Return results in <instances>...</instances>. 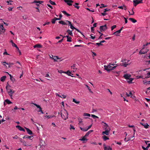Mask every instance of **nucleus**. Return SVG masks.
<instances>
[{"label":"nucleus","instance_id":"4c0bfd02","mask_svg":"<svg viewBox=\"0 0 150 150\" xmlns=\"http://www.w3.org/2000/svg\"><path fill=\"white\" fill-rule=\"evenodd\" d=\"M12 45L13 47H15L17 49L19 50L18 48L17 47L16 45L15 44L14 42H13L12 44Z\"/></svg>","mask_w":150,"mask_h":150},{"label":"nucleus","instance_id":"c9c22d12","mask_svg":"<svg viewBox=\"0 0 150 150\" xmlns=\"http://www.w3.org/2000/svg\"><path fill=\"white\" fill-rule=\"evenodd\" d=\"M133 79L130 78L129 79H128L129 80L127 81L129 83H132V81Z\"/></svg>","mask_w":150,"mask_h":150},{"label":"nucleus","instance_id":"ddd939ff","mask_svg":"<svg viewBox=\"0 0 150 150\" xmlns=\"http://www.w3.org/2000/svg\"><path fill=\"white\" fill-rule=\"evenodd\" d=\"M16 127L20 131L25 132V129L19 125H17L16 126Z\"/></svg>","mask_w":150,"mask_h":150},{"label":"nucleus","instance_id":"052dcab7","mask_svg":"<svg viewBox=\"0 0 150 150\" xmlns=\"http://www.w3.org/2000/svg\"><path fill=\"white\" fill-rule=\"evenodd\" d=\"M53 117V116H50V115H46L45 116V117H47L48 118H50L52 117Z\"/></svg>","mask_w":150,"mask_h":150},{"label":"nucleus","instance_id":"393cba45","mask_svg":"<svg viewBox=\"0 0 150 150\" xmlns=\"http://www.w3.org/2000/svg\"><path fill=\"white\" fill-rule=\"evenodd\" d=\"M6 78V76H4L1 77V81L4 82L5 80V79Z\"/></svg>","mask_w":150,"mask_h":150},{"label":"nucleus","instance_id":"a878e982","mask_svg":"<svg viewBox=\"0 0 150 150\" xmlns=\"http://www.w3.org/2000/svg\"><path fill=\"white\" fill-rule=\"evenodd\" d=\"M59 23L62 25H67V23L63 21H59Z\"/></svg>","mask_w":150,"mask_h":150},{"label":"nucleus","instance_id":"5fc2aeb1","mask_svg":"<svg viewBox=\"0 0 150 150\" xmlns=\"http://www.w3.org/2000/svg\"><path fill=\"white\" fill-rule=\"evenodd\" d=\"M70 130H71V129L74 130L75 129V128H74L73 126L71 125L70 126Z\"/></svg>","mask_w":150,"mask_h":150},{"label":"nucleus","instance_id":"e433bc0d","mask_svg":"<svg viewBox=\"0 0 150 150\" xmlns=\"http://www.w3.org/2000/svg\"><path fill=\"white\" fill-rule=\"evenodd\" d=\"M83 116H88L90 117L91 116L90 114L87 113H84L83 115Z\"/></svg>","mask_w":150,"mask_h":150},{"label":"nucleus","instance_id":"603ef678","mask_svg":"<svg viewBox=\"0 0 150 150\" xmlns=\"http://www.w3.org/2000/svg\"><path fill=\"white\" fill-rule=\"evenodd\" d=\"M13 1L11 0H9V1H6V2L8 3L7 4L8 5H9V4H10V5H12V4L11 3H10L9 2H12Z\"/></svg>","mask_w":150,"mask_h":150},{"label":"nucleus","instance_id":"f257e3e1","mask_svg":"<svg viewBox=\"0 0 150 150\" xmlns=\"http://www.w3.org/2000/svg\"><path fill=\"white\" fill-rule=\"evenodd\" d=\"M111 65H112V64L111 63H109L108 66L105 65L104 66L105 69L108 71L109 72L115 69L116 67V66L112 67L111 66Z\"/></svg>","mask_w":150,"mask_h":150},{"label":"nucleus","instance_id":"69168bd1","mask_svg":"<svg viewBox=\"0 0 150 150\" xmlns=\"http://www.w3.org/2000/svg\"><path fill=\"white\" fill-rule=\"evenodd\" d=\"M92 35H93V34H91L90 35V36H91V38L93 40H94L95 39V36H92Z\"/></svg>","mask_w":150,"mask_h":150},{"label":"nucleus","instance_id":"79ce46f5","mask_svg":"<svg viewBox=\"0 0 150 150\" xmlns=\"http://www.w3.org/2000/svg\"><path fill=\"white\" fill-rule=\"evenodd\" d=\"M86 9L87 10H88L90 11H91L92 12H94V10L92 9V8H91V9H89V8H86Z\"/></svg>","mask_w":150,"mask_h":150},{"label":"nucleus","instance_id":"f03ea898","mask_svg":"<svg viewBox=\"0 0 150 150\" xmlns=\"http://www.w3.org/2000/svg\"><path fill=\"white\" fill-rule=\"evenodd\" d=\"M68 114L66 110L63 111V113H61V116L62 118L64 120H66L68 118Z\"/></svg>","mask_w":150,"mask_h":150},{"label":"nucleus","instance_id":"09e8293b","mask_svg":"<svg viewBox=\"0 0 150 150\" xmlns=\"http://www.w3.org/2000/svg\"><path fill=\"white\" fill-rule=\"evenodd\" d=\"M96 45H98V46L100 45H103L100 42L99 43H96Z\"/></svg>","mask_w":150,"mask_h":150},{"label":"nucleus","instance_id":"13d9d810","mask_svg":"<svg viewBox=\"0 0 150 150\" xmlns=\"http://www.w3.org/2000/svg\"><path fill=\"white\" fill-rule=\"evenodd\" d=\"M142 148L144 150H148V149L147 147L146 148H145L144 146H142Z\"/></svg>","mask_w":150,"mask_h":150},{"label":"nucleus","instance_id":"423d86ee","mask_svg":"<svg viewBox=\"0 0 150 150\" xmlns=\"http://www.w3.org/2000/svg\"><path fill=\"white\" fill-rule=\"evenodd\" d=\"M5 30V29L4 28L3 25H0V35L3 33Z\"/></svg>","mask_w":150,"mask_h":150},{"label":"nucleus","instance_id":"0e129e2a","mask_svg":"<svg viewBox=\"0 0 150 150\" xmlns=\"http://www.w3.org/2000/svg\"><path fill=\"white\" fill-rule=\"evenodd\" d=\"M73 5L74 6V7L75 8H77L78 9H79V6H76L75 5V4H74Z\"/></svg>","mask_w":150,"mask_h":150},{"label":"nucleus","instance_id":"7ed1b4c3","mask_svg":"<svg viewBox=\"0 0 150 150\" xmlns=\"http://www.w3.org/2000/svg\"><path fill=\"white\" fill-rule=\"evenodd\" d=\"M148 51H149V50H148V49L145 50L144 48V47L139 52V53L141 54H146L147 53V52Z\"/></svg>","mask_w":150,"mask_h":150},{"label":"nucleus","instance_id":"864d4df0","mask_svg":"<svg viewBox=\"0 0 150 150\" xmlns=\"http://www.w3.org/2000/svg\"><path fill=\"white\" fill-rule=\"evenodd\" d=\"M50 22H47L45 23L44 24H43V26H45L46 25H48L49 24H50Z\"/></svg>","mask_w":150,"mask_h":150},{"label":"nucleus","instance_id":"f704fd0d","mask_svg":"<svg viewBox=\"0 0 150 150\" xmlns=\"http://www.w3.org/2000/svg\"><path fill=\"white\" fill-rule=\"evenodd\" d=\"M73 102H74L76 104H79L80 103V101H77L74 98H73Z\"/></svg>","mask_w":150,"mask_h":150},{"label":"nucleus","instance_id":"6e6d98bb","mask_svg":"<svg viewBox=\"0 0 150 150\" xmlns=\"http://www.w3.org/2000/svg\"><path fill=\"white\" fill-rule=\"evenodd\" d=\"M75 29L76 30L77 32L80 33L81 34L83 35V37H85L82 34L81 32L79 30L76 28V29Z\"/></svg>","mask_w":150,"mask_h":150},{"label":"nucleus","instance_id":"f3484780","mask_svg":"<svg viewBox=\"0 0 150 150\" xmlns=\"http://www.w3.org/2000/svg\"><path fill=\"white\" fill-rule=\"evenodd\" d=\"M34 47L35 48H41L42 47V46L40 44H37L34 46Z\"/></svg>","mask_w":150,"mask_h":150},{"label":"nucleus","instance_id":"c85d7f7f","mask_svg":"<svg viewBox=\"0 0 150 150\" xmlns=\"http://www.w3.org/2000/svg\"><path fill=\"white\" fill-rule=\"evenodd\" d=\"M140 123L141 125H143L144 126V128H146V129L148 128L149 125L147 124L146 123V124L145 125H144L142 123Z\"/></svg>","mask_w":150,"mask_h":150},{"label":"nucleus","instance_id":"e2e57ef3","mask_svg":"<svg viewBox=\"0 0 150 150\" xmlns=\"http://www.w3.org/2000/svg\"><path fill=\"white\" fill-rule=\"evenodd\" d=\"M91 32L92 33H94V27H91Z\"/></svg>","mask_w":150,"mask_h":150},{"label":"nucleus","instance_id":"6ab92c4d","mask_svg":"<svg viewBox=\"0 0 150 150\" xmlns=\"http://www.w3.org/2000/svg\"><path fill=\"white\" fill-rule=\"evenodd\" d=\"M129 20H130V21H131L133 23H135L137 22L136 20H135V19L133 18H129Z\"/></svg>","mask_w":150,"mask_h":150},{"label":"nucleus","instance_id":"6e6552de","mask_svg":"<svg viewBox=\"0 0 150 150\" xmlns=\"http://www.w3.org/2000/svg\"><path fill=\"white\" fill-rule=\"evenodd\" d=\"M110 130V129H106L105 130V131H103L102 132V134L103 135H104V134H105L107 135H109Z\"/></svg>","mask_w":150,"mask_h":150},{"label":"nucleus","instance_id":"bb28decb","mask_svg":"<svg viewBox=\"0 0 150 150\" xmlns=\"http://www.w3.org/2000/svg\"><path fill=\"white\" fill-rule=\"evenodd\" d=\"M5 101L6 103L8 104H10L12 103L8 99L5 100Z\"/></svg>","mask_w":150,"mask_h":150},{"label":"nucleus","instance_id":"58836bf2","mask_svg":"<svg viewBox=\"0 0 150 150\" xmlns=\"http://www.w3.org/2000/svg\"><path fill=\"white\" fill-rule=\"evenodd\" d=\"M49 2L52 5H56V4L54 2L51 1V0H50L49 1Z\"/></svg>","mask_w":150,"mask_h":150},{"label":"nucleus","instance_id":"a18cd8bd","mask_svg":"<svg viewBox=\"0 0 150 150\" xmlns=\"http://www.w3.org/2000/svg\"><path fill=\"white\" fill-rule=\"evenodd\" d=\"M54 57L56 58V59H54L53 58H52V59H54V61H56L57 60H56V59H60V58H59V57L57 56H54Z\"/></svg>","mask_w":150,"mask_h":150},{"label":"nucleus","instance_id":"4468645a","mask_svg":"<svg viewBox=\"0 0 150 150\" xmlns=\"http://www.w3.org/2000/svg\"><path fill=\"white\" fill-rule=\"evenodd\" d=\"M26 129L27 133L30 135H31L33 134V132L32 131L30 130L29 129L25 127Z\"/></svg>","mask_w":150,"mask_h":150},{"label":"nucleus","instance_id":"39448f33","mask_svg":"<svg viewBox=\"0 0 150 150\" xmlns=\"http://www.w3.org/2000/svg\"><path fill=\"white\" fill-rule=\"evenodd\" d=\"M107 28L106 25H105L103 26H101L100 27V29L101 32L104 31Z\"/></svg>","mask_w":150,"mask_h":150},{"label":"nucleus","instance_id":"a211bd4d","mask_svg":"<svg viewBox=\"0 0 150 150\" xmlns=\"http://www.w3.org/2000/svg\"><path fill=\"white\" fill-rule=\"evenodd\" d=\"M120 32H120V30H117V31H116V32H114L113 33V35H115L116 36H117L119 35H118V34L120 33Z\"/></svg>","mask_w":150,"mask_h":150},{"label":"nucleus","instance_id":"a19ab883","mask_svg":"<svg viewBox=\"0 0 150 150\" xmlns=\"http://www.w3.org/2000/svg\"><path fill=\"white\" fill-rule=\"evenodd\" d=\"M104 124L105 125H104V128L106 129L107 127H108V125L105 123H104Z\"/></svg>","mask_w":150,"mask_h":150},{"label":"nucleus","instance_id":"4be33fe9","mask_svg":"<svg viewBox=\"0 0 150 150\" xmlns=\"http://www.w3.org/2000/svg\"><path fill=\"white\" fill-rule=\"evenodd\" d=\"M130 64V63H127L126 62H123L122 64V66H123L124 67H126L127 65Z\"/></svg>","mask_w":150,"mask_h":150},{"label":"nucleus","instance_id":"774afa93","mask_svg":"<svg viewBox=\"0 0 150 150\" xmlns=\"http://www.w3.org/2000/svg\"><path fill=\"white\" fill-rule=\"evenodd\" d=\"M124 18L125 20V23H127V19L125 18V17H124Z\"/></svg>","mask_w":150,"mask_h":150},{"label":"nucleus","instance_id":"5701e85b","mask_svg":"<svg viewBox=\"0 0 150 150\" xmlns=\"http://www.w3.org/2000/svg\"><path fill=\"white\" fill-rule=\"evenodd\" d=\"M93 132V130H90L88 131V132H87L86 134L85 135V137H87L88 136L89 134H90L91 133Z\"/></svg>","mask_w":150,"mask_h":150},{"label":"nucleus","instance_id":"c756f323","mask_svg":"<svg viewBox=\"0 0 150 150\" xmlns=\"http://www.w3.org/2000/svg\"><path fill=\"white\" fill-rule=\"evenodd\" d=\"M10 76V80L12 81L13 82V79H14L13 76L11 75V74H9L8 72H6Z\"/></svg>","mask_w":150,"mask_h":150},{"label":"nucleus","instance_id":"338daca9","mask_svg":"<svg viewBox=\"0 0 150 150\" xmlns=\"http://www.w3.org/2000/svg\"><path fill=\"white\" fill-rule=\"evenodd\" d=\"M47 6H48L51 9H53L52 7L50 5L48 4H47Z\"/></svg>","mask_w":150,"mask_h":150},{"label":"nucleus","instance_id":"1a4fd4ad","mask_svg":"<svg viewBox=\"0 0 150 150\" xmlns=\"http://www.w3.org/2000/svg\"><path fill=\"white\" fill-rule=\"evenodd\" d=\"M22 143H23V145L25 146H31V144H30L29 143H27L24 141L23 142H22Z\"/></svg>","mask_w":150,"mask_h":150},{"label":"nucleus","instance_id":"cd10ccee","mask_svg":"<svg viewBox=\"0 0 150 150\" xmlns=\"http://www.w3.org/2000/svg\"><path fill=\"white\" fill-rule=\"evenodd\" d=\"M86 137H85V135L81 139H79V140H81V141H86V142L87 141V139L86 138Z\"/></svg>","mask_w":150,"mask_h":150},{"label":"nucleus","instance_id":"473e14b6","mask_svg":"<svg viewBox=\"0 0 150 150\" xmlns=\"http://www.w3.org/2000/svg\"><path fill=\"white\" fill-rule=\"evenodd\" d=\"M62 72L64 73L67 74L68 76H70V74H71V72L69 70L67 71L66 72L63 71Z\"/></svg>","mask_w":150,"mask_h":150},{"label":"nucleus","instance_id":"7c9ffc66","mask_svg":"<svg viewBox=\"0 0 150 150\" xmlns=\"http://www.w3.org/2000/svg\"><path fill=\"white\" fill-rule=\"evenodd\" d=\"M80 128L81 129L82 131L83 132H86V131H87L88 130L86 128H82L81 127H80Z\"/></svg>","mask_w":150,"mask_h":150},{"label":"nucleus","instance_id":"0eeeda50","mask_svg":"<svg viewBox=\"0 0 150 150\" xmlns=\"http://www.w3.org/2000/svg\"><path fill=\"white\" fill-rule=\"evenodd\" d=\"M64 1L67 3V4L69 6H71L72 4L71 3L73 2V1L72 0H64Z\"/></svg>","mask_w":150,"mask_h":150},{"label":"nucleus","instance_id":"9d476101","mask_svg":"<svg viewBox=\"0 0 150 150\" xmlns=\"http://www.w3.org/2000/svg\"><path fill=\"white\" fill-rule=\"evenodd\" d=\"M131 75L129 74H125L123 76V77L126 79L128 80L129 79Z\"/></svg>","mask_w":150,"mask_h":150},{"label":"nucleus","instance_id":"3c124183","mask_svg":"<svg viewBox=\"0 0 150 150\" xmlns=\"http://www.w3.org/2000/svg\"><path fill=\"white\" fill-rule=\"evenodd\" d=\"M116 25H113L111 27V30H112L114 28H116Z\"/></svg>","mask_w":150,"mask_h":150},{"label":"nucleus","instance_id":"9b49d317","mask_svg":"<svg viewBox=\"0 0 150 150\" xmlns=\"http://www.w3.org/2000/svg\"><path fill=\"white\" fill-rule=\"evenodd\" d=\"M43 2L42 1H37V0H35L33 3H36V5L38 6H39V4H42V3H43Z\"/></svg>","mask_w":150,"mask_h":150},{"label":"nucleus","instance_id":"412c9836","mask_svg":"<svg viewBox=\"0 0 150 150\" xmlns=\"http://www.w3.org/2000/svg\"><path fill=\"white\" fill-rule=\"evenodd\" d=\"M67 32L68 33V35H69L71 36L73 35L72 31H70L69 30H68L67 31Z\"/></svg>","mask_w":150,"mask_h":150},{"label":"nucleus","instance_id":"20e7f679","mask_svg":"<svg viewBox=\"0 0 150 150\" xmlns=\"http://www.w3.org/2000/svg\"><path fill=\"white\" fill-rule=\"evenodd\" d=\"M133 4L134 6H136L137 5L139 4L143 3L142 0L139 1L138 0H133Z\"/></svg>","mask_w":150,"mask_h":150},{"label":"nucleus","instance_id":"c03bdc74","mask_svg":"<svg viewBox=\"0 0 150 150\" xmlns=\"http://www.w3.org/2000/svg\"><path fill=\"white\" fill-rule=\"evenodd\" d=\"M86 87L88 88V90L91 93H93V92L92 91H91V89L90 88V87L87 85H85Z\"/></svg>","mask_w":150,"mask_h":150},{"label":"nucleus","instance_id":"2eb2a0df","mask_svg":"<svg viewBox=\"0 0 150 150\" xmlns=\"http://www.w3.org/2000/svg\"><path fill=\"white\" fill-rule=\"evenodd\" d=\"M33 137V136H28L27 135H25L23 137V139L28 138V139H32Z\"/></svg>","mask_w":150,"mask_h":150},{"label":"nucleus","instance_id":"bf43d9fd","mask_svg":"<svg viewBox=\"0 0 150 150\" xmlns=\"http://www.w3.org/2000/svg\"><path fill=\"white\" fill-rule=\"evenodd\" d=\"M110 10V9H108V8H106L105 9L104 11V13H106L107 11H109Z\"/></svg>","mask_w":150,"mask_h":150},{"label":"nucleus","instance_id":"dca6fc26","mask_svg":"<svg viewBox=\"0 0 150 150\" xmlns=\"http://www.w3.org/2000/svg\"><path fill=\"white\" fill-rule=\"evenodd\" d=\"M14 92H15V91H10V92H8V94L9 96H10L11 99H12V95H13V94L14 93Z\"/></svg>","mask_w":150,"mask_h":150},{"label":"nucleus","instance_id":"de8ad7c7","mask_svg":"<svg viewBox=\"0 0 150 150\" xmlns=\"http://www.w3.org/2000/svg\"><path fill=\"white\" fill-rule=\"evenodd\" d=\"M101 6L100 7V8H102V7H105L107 6L103 4H101Z\"/></svg>","mask_w":150,"mask_h":150},{"label":"nucleus","instance_id":"49530a36","mask_svg":"<svg viewBox=\"0 0 150 150\" xmlns=\"http://www.w3.org/2000/svg\"><path fill=\"white\" fill-rule=\"evenodd\" d=\"M66 22H67L68 23V25H70V26L71 25H72V24H71V22L70 21H68V20L66 21Z\"/></svg>","mask_w":150,"mask_h":150},{"label":"nucleus","instance_id":"2f4dec72","mask_svg":"<svg viewBox=\"0 0 150 150\" xmlns=\"http://www.w3.org/2000/svg\"><path fill=\"white\" fill-rule=\"evenodd\" d=\"M103 139L104 141H106L107 139H109V138L107 136H106L105 135H104L103 137Z\"/></svg>","mask_w":150,"mask_h":150},{"label":"nucleus","instance_id":"b1692460","mask_svg":"<svg viewBox=\"0 0 150 150\" xmlns=\"http://www.w3.org/2000/svg\"><path fill=\"white\" fill-rule=\"evenodd\" d=\"M8 85H9V84H8V83H7V86H6V90L7 91L8 93V92H10V91H12L11 89L8 88Z\"/></svg>","mask_w":150,"mask_h":150},{"label":"nucleus","instance_id":"72a5a7b5","mask_svg":"<svg viewBox=\"0 0 150 150\" xmlns=\"http://www.w3.org/2000/svg\"><path fill=\"white\" fill-rule=\"evenodd\" d=\"M56 17L54 18L53 19H52L51 21V22L52 24H54L55 23L56 21Z\"/></svg>","mask_w":150,"mask_h":150},{"label":"nucleus","instance_id":"680f3d73","mask_svg":"<svg viewBox=\"0 0 150 150\" xmlns=\"http://www.w3.org/2000/svg\"><path fill=\"white\" fill-rule=\"evenodd\" d=\"M132 13L130 14V12L129 11H128V12H129L130 15H133L134 14V12L133 11V9H132Z\"/></svg>","mask_w":150,"mask_h":150},{"label":"nucleus","instance_id":"ea45409f","mask_svg":"<svg viewBox=\"0 0 150 150\" xmlns=\"http://www.w3.org/2000/svg\"><path fill=\"white\" fill-rule=\"evenodd\" d=\"M91 117H92L93 118H94V119H95L96 118H98V116L95 115H91Z\"/></svg>","mask_w":150,"mask_h":150},{"label":"nucleus","instance_id":"8fccbe9b","mask_svg":"<svg viewBox=\"0 0 150 150\" xmlns=\"http://www.w3.org/2000/svg\"><path fill=\"white\" fill-rule=\"evenodd\" d=\"M132 94V93L131 91L130 92L129 94H128L127 93H126V95L128 97H129L130 95H131Z\"/></svg>","mask_w":150,"mask_h":150},{"label":"nucleus","instance_id":"f8f14e48","mask_svg":"<svg viewBox=\"0 0 150 150\" xmlns=\"http://www.w3.org/2000/svg\"><path fill=\"white\" fill-rule=\"evenodd\" d=\"M104 150H112V149L109 146H106L104 144Z\"/></svg>","mask_w":150,"mask_h":150},{"label":"nucleus","instance_id":"37998d69","mask_svg":"<svg viewBox=\"0 0 150 150\" xmlns=\"http://www.w3.org/2000/svg\"><path fill=\"white\" fill-rule=\"evenodd\" d=\"M71 38L70 37L69 38H68L67 40V41L68 42H71Z\"/></svg>","mask_w":150,"mask_h":150},{"label":"nucleus","instance_id":"4d7b16f0","mask_svg":"<svg viewBox=\"0 0 150 150\" xmlns=\"http://www.w3.org/2000/svg\"><path fill=\"white\" fill-rule=\"evenodd\" d=\"M70 26L71 28V29H72L73 30V29H76V28L75 27H74L72 25H71Z\"/></svg>","mask_w":150,"mask_h":150},{"label":"nucleus","instance_id":"aec40b11","mask_svg":"<svg viewBox=\"0 0 150 150\" xmlns=\"http://www.w3.org/2000/svg\"><path fill=\"white\" fill-rule=\"evenodd\" d=\"M62 12L63 13L64 15H66L67 16H71V15L67 13L66 11H62Z\"/></svg>","mask_w":150,"mask_h":150}]
</instances>
